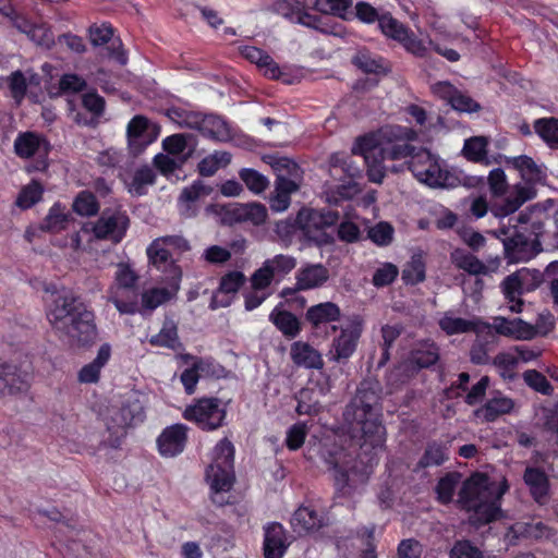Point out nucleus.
Listing matches in <instances>:
<instances>
[{
  "mask_svg": "<svg viewBox=\"0 0 558 558\" xmlns=\"http://www.w3.org/2000/svg\"><path fill=\"white\" fill-rule=\"evenodd\" d=\"M501 287L506 299L511 303L510 310L515 313L521 312V307L523 305V302L520 299L523 289L522 271H518L506 277Z\"/></svg>",
  "mask_w": 558,
  "mask_h": 558,
  "instance_id": "obj_34",
  "label": "nucleus"
},
{
  "mask_svg": "<svg viewBox=\"0 0 558 558\" xmlns=\"http://www.w3.org/2000/svg\"><path fill=\"white\" fill-rule=\"evenodd\" d=\"M409 170L422 183L434 189H449L460 184V179L427 150L420 149L408 162Z\"/></svg>",
  "mask_w": 558,
  "mask_h": 558,
  "instance_id": "obj_4",
  "label": "nucleus"
},
{
  "mask_svg": "<svg viewBox=\"0 0 558 558\" xmlns=\"http://www.w3.org/2000/svg\"><path fill=\"white\" fill-rule=\"evenodd\" d=\"M228 216L232 222L251 223L257 227L266 222L268 213L264 204L252 202L236 204L228 210Z\"/></svg>",
  "mask_w": 558,
  "mask_h": 558,
  "instance_id": "obj_20",
  "label": "nucleus"
},
{
  "mask_svg": "<svg viewBox=\"0 0 558 558\" xmlns=\"http://www.w3.org/2000/svg\"><path fill=\"white\" fill-rule=\"evenodd\" d=\"M28 38L34 41L37 46L50 49L54 44L53 34L46 24H34Z\"/></svg>",
  "mask_w": 558,
  "mask_h": 558,
  "instance_id": "obj_61",
  "label": "nucleus"
},
{
  "mask_svg": "<svg viewBox=\"0 0 558 558\" xmlns=\"http://www.w3.org/2000/svg\"><path fill=\"white\" fill-rule=\"evenodd\" d=\"M175 293L177 291H174L171 287L170 289L153 288L142 294V306L145 310L153 311L159 305L169 301Z\"/></svg>",
  "mask_w": 558,
  "mask_h": 558,
  "instance_id": "obj_47",
  "label": "nucleus"
},
{
  "mask_svg": "<svg viewBox=\"0 0 558 558\" xmlns=\"http://www.w3.org/2000/svg\"><path fill=\"white\" fill-rule=\"evenodd\" d=\"M9 89L17 105L22 102L27 92V80L20 70L14 71L8 77Z\"/></svg>",
  "mask_w": 558,
  "mask_h": 558,
  "instance_id": "obj_58",
  "label": "nucleus"
},
{
  "mask_svg": "<svg viewBox=\"0 0 558 558\" xmlns=\"http://www.w3.org/2000/svg\"><path fill=\"white\" fill-rule=\"evenodd\" d=\"M520 201H505L501 206V210L505 215H510L518 210L525 202L532 199L535 196V190L530 185H515L512 191Z\"/></svg>",
  "mask_w": 558,
  "mask_h": 558,
  "instance_id": "obj_52",
  "label": "nucleus"
},
{
  "mask_svg": "<svg viewBox=\"0 0 558 558\" xmlns=\"http://www.w3.org/2000/svg\"><path fill=\"white\" fill-rule=\"evenodd\" d=\"M448 459V447L440 442H429L420 459L417 466L430 468L442 464Z\"/></svg>",
  "mask_w": 558,
  "mask_h": 558,
  "instance_id": "obj_41",
  "label": "nucleus"
},
{
  "mask_svg": "<svg viewBox=\"0 0 558 558\" xmlns=\"http://www.w3.org/2000/svg\"><path fill=\"white\" fill-rule=\"evenodd\" d=\"M450 558H484L483 551L468 539L457 541L449 553Z\"/></svg>",
  "mask_w": 558,
  "mask_h": 558,
  "instance_id": "obj_60",
  "label": "nucleus"
},
{
  "mask_svg": "<svg viewBox=\"0 0 558 558\" xmlns=\"http://www.w3.org/2000/svg\"><path fill=\"white\" fill-rule=\"evenodd\" d=\"M439 326L447 335L475 331L480 337L483 333H490V324L488 323H483L478 319L468 320L460 317H453L448 314L439 320Z\"/></svg>",
  "mask_w": 558,
  "mask_h": 558,
  "instance_id": "obj_26",
  "label": "nucleus"
},
{
  "mask_svg": "<svg viewBox=\"0 0 558 558\" xmlns=\"http://www.w3.org/2000/svg\"><path fill=\"white\" fill-rule=\"evenodd\" d=\"M210 191L201 182L184 187L179 196V211L185 218L195 217L201 208V199L207 196Z\"/></svg>",
  "mask_w": 558,
  "mask_h": 558,
  "instance_id": "obj_25",
  "label": "nucleus"
},
{
  "mask_svg": "<svg viewBox=\"0 0 558 558\" xmlns=\"http://www.w3.org/2000/svg\"><path fill=\"white\" fill-rule=\"evenodd\" d=\"M514 407V400L498 393L490 398L482 409H478L476 415L483 417L486 422H494L500 415L511 413Z\"/></svg>",
  "mask_w": 558,
  "mask_h": 558,
  "instance_id": "obj_32",
  "label": "nucleus"
},
{
  "mask_svg": "<svg viewBox=\"0 0 558 558\" xmlns=\"http://www.w3.org/2000/svg\"><path fill=\"white\" fill-rule=\"evenodd\" d=\"M239 175L246 187L255 194L263 193L269 185L268 179L254 169H242Z\"/></svg>",
  "mask_w": 558,
  "mask_h": 558,
  "instance_id": "obj_51",
  "label": "nucleus"
},
{
  "mask_svg": "<svg viewBox=\"0 0 558 558\" xmlns=\"http://www.w3.org/2000/svg\"><path fill=\"white\" fill-rule=\"evenodd\" d=\"M523 480L531 495L538 504H544L549 490V481L545 472L538 468L525 469Z\"/></svg>",
  "mask_w": 558,
  "mask_h": 558,
  "instance_id": "obj_31",
  "label": "nucleus"
},
{
  "mask_svg": "<svg viewBox=\"0 0 558 558\" xmlns=\"http://www.w3.org/2000/svg\"><path fill=\"white\" fill-rule=\"evenodd\" d=\"M197 125L196 131L214 141L227 142L231 138L228 123L219 116L201 113Z\"/></svg>",
  "mask_w": 558,
  "mask_h": 558,
  "instance_id": "obj_27",
  "label": "nucleus"
},
{
  "mask_svg": "<svg viewBox=\"0 0 558 558\" xmlns=\"http://www.w3.org/2000/svg\"><path fill=\"white\" fill-rule=\"evenodd\" d=\"M134 415L129 407L111 405L104 416L108 432L117 438L125 434V429L132 424Z\"/></svg>",
  "mask_w": 558,
  "mask_h": 558,
  "instance_id": "obj_28",
  "label": "nucleus"
},
{
  "mask_svg": "<svg viewBox=\"0 0 558 558\" xmlns=\"http://www.w3.org/2000/svg\"><path fill=\"white\" fill-rule=\"evenodd\" d=\"M439 360L438 348L435 343H423L411 352L408 361L398 365L389 375L390 381H398L399 377L409 378V372L427 368Z\"/></svg>",
  "mask_w": 558,
  "mask_h": 558,
  "instance_id": "obj_14",
  "label": "nucleus"
},
{
  "mask_svg": "<svg viewBox=\"0 0 558 558\" xmlns=\"http://www.w3.org/2000/svg\"><path fill=\"white\" fill-rule=\"evenodd\" d=\"M130 225V219L125 213L120 210H104L98 220L90 223V231L98 240H109L119 243Z\"/></svg>",
  "mask_w": 558,
  "mask_h": 558,
  "instance_id": "obj_11",
  "label": "nucleus"
},
{
  "mask_svg": "<svg viewBox=\"0 0 558 558\" xmlns=\"http://www.w3.org/2000/svg\"><path fill=\"white\" fill-rule=\"evenodd\" d=\"M167 116L171 121L179 124V126L195 130L196 128H198L197 123L199 120L201 112L187 111L182 108L173 107L167 110Z\"/></svg>",
  "mask_w": 558,
  "mask_h": 558,
  "instance_id": "obj_50",
  "label": "nucleus"
},
{
  "mask_svg": "<svg viewBox=\"0 0 558 558\" xmlns=\"http://www.w3.org/2000/svg\"><path fill=\"white\" fill-rule=\"evenodd\" d=\"M393 228L387 222H379L368 230L369 239L378 245H388L392 241Z\"/></svg>",
  "mask_w": 558,
  "mask_h": 558,
  "instance_id": "obj_64",
  "label": "nucleus"
},
{
  "mask_svg": "<svg viewBox=\"0 0 558 558\" xmlns=\"http://www.w3.org/2000/svg\"><path fill=\"white\" fill-rule=\"evenodd\" d=\"M504 492L489 481L488 476L475 473L459 492L458 502L466 511H472L471 522L481 526L498 519L501 513L499 501Z\"/></svg>",
  "mask_w": 558,
  "mask_h": 558,
  "instance_id": "obj_2",
  "label": "nucleus"
},
{
  "mask_svg": "<svg viewBox=\"0 0 558 558\" xmlns=\"http://www.w3.org/2000/svg\"><path fill=\"white\" fill-rule=\"evenodd\" d=\"M43 186L37 181H32L19 194L16 205L23 209L32 207L36 204L43 195Z\"/></svg>",
  "mask_w": 558,
  "mask_h": 558,
  "instance_id": "obj_54",
  "label": "nucleus"
},
{
  "mask_svg": "<svg viewBox=\"0 0 558 558\" xmlns=\"http://www.w3.org/2000/svg\"><path fill=\"white\" fill-rule=\"evenodd\" d=\"M380 392L381 387L376 379L367 378L361 381L354 398L344 410V420L361 418L367 413L376 412L375 407L379 401Z\"/></svg>",
  "mask_w": 558,
  "mask_h": 558,
  "instance_id": "obj_9",
  "label": "nucleus"
},
{
  "mask_svg": "<svg viewBox=\"0 0 558 558\" xmlns=\"http://www.w3.org/2000/svg\"><path fill=\"white\" fill-rule=\"evenodd\" d=\"M148 128V120L144 116H135L128 125V138L130 146L135 150H141L143 146L149 143L145 133Z\"/></svg>",
  "mask_w": 558,
  "mask_h": 558,
  "instance_id": "obj_38",
  "label": "nucleus"
},
{
  "mask_svg": "<svg viewBox=\"0 0 558 558\" xmlns=\"http://www.w3.org/2000/svg\"><path fill=\"white\" fill-rule=\"evenodd\" d=\"M290 542L286 530L279 523H270L265 527L264 556L265 558H282Z\"/></svg>",
  "mask_w": 558,
  "mask_h": 558,
  "instance_id": "obj_24",
  "label": "nucleus"
},
{
  "mask_svg": "<svg viewBox=\"0 0 558 558\" xmlns=\"http://www.w3.org/2000/svg\"><path fill=\"white\" fill-rule=\"evenodd\" d=\"M505 248L512 258L523 259L536 255L542 251L541 241L530 239L524 231L515 229L505 240Z\"/></svg>",
  "mask_w": 558,
  "mask_h": 558,
  "instance_id": "obj_19",
  "label": "nucleus"
},
{
  "mask_svg": "<svg viewBox=\"0 0 558 558\" xmlns=\"http://www.w3.org/2000/svg\"><path fill=\"white\" fill-rule=\"evenodd\" d=\"M54 331L71 347L93 343L97 337L94 314L72 293L58 294L48 313Z\"/></svg>",
  "mask_w": 558,
  "mask_h": 558,
  "instance_id": "obj_1",
  "label": "nucleus"
},
{
  "mask_svg": "<svg viewBox=\"0 0 558 558\" xmlns=\"http://www.w3.org/2000/svg\"><path fill=\"white\" fill-rule=\"evenodd\" d=\"M156 180V173L153 168L144 166L138 168L129 183V192L134 196L146 194V187L153 185Z\"/></svg>",
  "mask_w": 558,
  "mask_h": 558,
  "instance_id": "obj_43",
  "label": "nucleus"
},
{
  "mask_svg": "<svg viewBox=\"0 0 558 558\" xmlns=\"http://www.w3.org/2000/svg\"><path fill=\"white\" fill-rule=\"evenodd\" d=\"M291 524L298 534H310L327 525V518L311 507H300L294 512Z\"/></svg>",
  "mask_w": 558,
  "mask_h": 558,
  "instance_id": "obj_21",
  "label": "nucleus"
},
{
  "mask_svg": "<svg viewBox=\"0 0 558 558\" xmlns=\"http://www.w3.org/2000/svg\"><path fill=\"white\" fill-rule=\"evenodd\" d=\"M234 448L228 439H222L214 450V462L207 468L206 480L214 493L228 492L234 481Z\"/></svg>",
  "mask_w": 558,
  "mask_h": 558,
  "instance_id": "obj_5",
  "label": "nucleus"
},
{
  "mask_svg": "<svg viewBox=\"0 0 558 558\" xmlns=\"http://www.w3.org/2000/svg\"><path fill=\"white\" fill-rule=\"evenodd\" d=\"M149 342L153 345L167 347L172 350L182 348L178 338L177 326L172 322H166L160 332L153 336Z\"/></svg>",
  "mask_w": 558,
  "mask_h": 558,
  "instance_id": "obj_45",
  "label": "nucleus"
},
{
  "mask_svg": "<svg viewBox=\"0 0 558 558\" xmlns=\"http://www.w3.org/2000/svg\"><path fill=\"white\" fill-rule=\"evenodd\" d=\"M306 435L307 426L305 423H296L292 425L287 433V447L290 450H298L304 444Z\"/></svg>",
  "mask_w": 558,
  "mask_h": 558,
  "instance_id": "obj_63",
  "label": "nucleus"
},
{
  "mask_svg": "<svg viewBox=\"0 0 558 558\" xmlns=\"http://www.w3.org/2000/svg\"><path fill=\"white\" fill-rule=\"evenodd\" d=\"M349 426L353 438L360 436L363 442L361 448L371 447L375 449L381 446L384 441L385 427L378 420L377 412H371L361 418L344 420Z\"/></svg>",
  "mask_w": 558,
  "mask_h": 558,
  "instance_id": "obj_13",
  "label": "nucleus"
},
{
  "mask_svg": "<svg viewBox=\"0 0 558 558\" xmlns=\"http://www.w3.org/2000/svg\"><path fill=\"white\" fill-rule=\"evenodd\" d=\"M493 329L501 336L512 337L519 340H530L536 336L534 326L520 318L507 319L505 317H496L494 324H490V333L485 335L494 338Z\"/></svg>",
  "mask_w": 558,
  "mask_h": 558,
  "instance_id": "obj_18",
  "label": "nucleus"
},
{
  "mask_svg": "<svg viewBox=\"0 0 558 558\" xmlns=\"http://www.w3.org/2000/svg\"><path fill=\"white\" fill-rule=\"evenodd\" d=\"M486 146L487 141L485 137H472L465 141L463 155L471 161H481L486 156Z\"/></svg>",
  "mask_w": 558,
  "mask_h": 558,
  "instance_id": "obj_57",
  "label": "nucleus"
},
{
  "mask_svg": "<svg viewBox=\"0 0 558 558\" xmlns=\"http://www.w3.org/2000/svg\"><path fill=\"white\" fill-rule=\"evenodd\" d=\"M512 163L521 172L524 180L529 182H538L542 180V170L531 157L525 155L515 157Z\"/></svg>",
  "mask_w": 558,
  "mask_h": 558,
  "instance_id": "obj_49",
  "label": "nucleus"
},
{
  "mask_svg": "<svg viewBox=\"0 0 558 558\" xmlns=\"http://www.w3.org/2000/svg\"><path fill=\"white\" fill-rule=\"evenodd\" d=\"M185 442L186 428L180 424L166 428L157 439L159 452L163 457H174L182 452Z\"/></svg>",
  "mask_w": 558,
  "mask_h": 558,
  "instance_id": "obj_23",
  "label": "nucleus"
},
{
  "mask_svg": "<svg viewBox=\"0 0 558 558\" xmlns=\"http://www.w3.org/2000/svg\"><path fill=\"white\" fill-rule=\"evenodd\" d=\"M546 218V210L539 205H534L526 211L519 214L517 220L520 225H531V234L539 240L544 230V219Z\"/></svg>",
  "mask_w": 558,
  "mask_h": 558,
  "instance_id": "obj_39",
  "label": "nucleus"
},
{
  "mask_svg": "<svg viewBox=\"0 0 558 558\" xmlns=\"http://www.w3.org/2000/svg\"><path fill=\"white\" fill-rule=\"evenodd\" d=\"M525 384L537 392L545 396L553 393V387L547 378L535 369H529L523 373Z\"/></svg>",
  "mask_w": 558,
  "mask_h": 558,
  "instance_id": "obj_56",
  "label": "nucleus"
},
{
  "mask_svg": "<svg viewBox=\"0 0 558 558\" xmlns=\"http://www.w3.org/2000/svg\"><path fill=\"white\" fill-rule=\"evenodd\" d=\"M381 33L398 43H400L409 52L423 57L426 47L409 31L401 22L392 17L390 13H383L378 24Z\"/></svg>",
  "mask_w": 558,
  "mask_h": 558,
  "instance_id": "obj_12",
  "label": "nucleus"
},
{
  "mask_svg": "<svg viewBox=\"0 0 558 558\" xmlns=\"http://www.w3.org/2000/svg\"><path fill=\"white\" fill-rule=\"evenodd\" d=\"M184 417L195 422L202 429L213 430L222 425L226 411L220 407L219 399L205 398L186 408Z\"/></svg>",
  "mask_w": 558,
  "mask_h": 558,
  "instance_id": "obj_10",
  "label": "nucleus"
},
{
  "mask_svg": "<svg viewBox=\"0 0 558 558\" xmlns=\"http://www.w3.org/2000/svg\"><path fill=\"white\" fill-rule=\"evenodd\" d=\"M268 163L274 169L277 178L280 177H292L299 178L300 168L299 166L289 158L286 157H274L268 156Z\"/></svg>",
  "mask_w": 558,
  "mask_h": 558,
  "instance_id": "obj_53",
  "label": "nucleus"
},
{
  "mask_svg": "<svg viewBox=\"0 0 558 558\" xmlns=\"http://www.w3.org/2000/svg\"><path fill=\"white\" fill-rule=\"evenodd\" d=\"M402 280L407 284H417L425 280V262L421 254H415L402 270Z\"/></svg>",
  "mask_w": 558,
  "mask_h": 558,
  "instance_id": "obj_44",
  "label": "nucleus"
},
{
  "mask_svg": "<svg viewBox=\"0 0 558 558\" xmlns=\"http://www.w3.org/2000/svg\"><path fill=\"white\" fill-rule=\"evenodd\" d=\"M363 327V318L359 315L352 316L348 325L341 328L340 335L332 340L329 359L337 363L347 362L355 352Z\"/></svg>",
  "mask_w": 558,
  "mask_h": 558,
  "instance_id": "obj_8",
  "label": "nucleus"
},
{
  "mask_svg": "<svg viewBox=\"0 0 558 558\" xmlns=\"http://www.w3.org/2000/svg\"><path fill=\"white\" fill-rule=\"evenodd\" d=\"M535 132L551 147H558V119L543 118L534 122Z\"/></svg>",
  "mask_w": 558,
  "mask_h": 558,
  "instance_id": "obj_48",
  "label": "nucleus"
},
{
  "mask_svg": "<svg viewBox=\"0 0 558 558\" xmlns=\"http://www.w3.org/2000/svg\"><path fill=\"white\" fill-rule=\"evenodd\" d=\"M339 317L340 308L332 302L311 306L306 312V319L315 327L320 324L336 322Z\"/></svg>",
  "mask_w": 558,
  "mask_h": 558,
  "instance_id": "obj_36",
  "label": "nucleus"
},
{
  "mask_svg": "<svg viewBox=\"0 0 558 558\" xmlns=\"http://www.w3.org/2000/svg\"><path fill=\"white\" fill-rule=\"evenodd\" d=\"M269 319L283 335L288 337L293 338L300 331V324L298 318L288 311L275 308L271 312Z\"/></svg>",
  "mask_w": 558,
  "mask_h": 558,
  "instance_id": "obj_40",
  "label": "nucleus"
},
{
  "mask_svg": "<svg viewBox=\"0 0 558 558\" xmlns=\"http://www.w3.org/2000/svg\"><path fill=\"white\" fill-rule=\"evenodd\" d=\"M192 140H194L192 134H173L163 140L162 147L168 154L180 155Z\"/></svg>",
  "mask_w": 558,
  "mask_h": 558,
  "instance_id": "obj_62",
  "label": "nucleus"
},
{
  "mask_svg": "<svg viewBox=\"0 0 558 558\" xmlns=\"http://www.w3.org/2000/svg\"><path fill=\"white\" fill-rule=\"evenodd\" d=\"M147 256L155 267L167 274L166 280L169 287L178 291L182 278V270L172 260V253L163 245V242L158 238L155 239L147 248Z\"/></svg>",
  "mask_w": 558,
  "mask_h": 558,
  "instance_id": "obj_15",
  "label": "nucleus"
},
{
  "mask_svg": "<svg viewBox=\"0 0 558 558\" xmlns=\"http://www.w3.org/2000/svg\"><path fill=\"white\" fill-rule=\"evenodd\" d=\"M326 462L333 474L336 486L342 490L347 486L364 483L368 478L374 458L369 457L365 462L363 457L359 456V460H353L344 449H339L330 452Z\"/></svg>",
  "mask_w": 558,
  "mask_h": 558,
  "instance_id": "obj_3",
  "label": "nucleus"
},
{
  "mask_svg": "<svg viewBox=\"0 0 558 558\" xmlns=\"http://www.w3.org/2000/svg\"><path fill=\"white\" fill-rule=\"evenodd\" d=\"M338 220L339 214L329 209H303L298 215V223L304 235L317 245H326L332 242V238L325 230L337 223Z\"/></svg>",
  "mask_w": 558,
  "mask_h": 558,
  "instance_id": "obj_6",
  "label": "nucleus"
},
{
  "mask_svg": "<svg viewBox=\"0 0 558 558\" xmlns=\"http://www.w3.org/2000/svg\"><path fill=\"white\" fill-rule=\"evenodd\" d=\"M451 263L459 269H463L470 275H485L488 271L487 266L476 256L461 248H456L450 254Z\"/></svg>",
  "mask_w": 558,
  "mask_h": 558,
  "instance_id": "obj_35",
  "label": "nucleus"
},
{
  "mask_svg": "<svg viewBox=\"0 0 558 558\" xmlns=\"http://www.w3.org/2000/svg\"><path fill=\"white\" fill-rule=\"evenodd\" d=\"M354 155H361L367 167V178L371 182L380 184L386 175L384 161L387 159L385 147L375 143L372 136L357 140L352 148Z\"/></svg>",
  "mask_w": 558,
  "mask_h": 558,
  "instance_id": "obj_7",
  "label": "nucleus"
},
{
  "mask_svg": "<svg viewBox=\"0 0 558 558\" xmlns=\"http://www.w3.org/2000/svg\"><path fill=\"white\" fill-rule=\"evenodd\" d=\"M73 208L82 216H93L97 214L99 206L94 194L81 192L74 201Z\"/></svg>",
  "mask_w": 558,
  "mask_h": 558,
  "instance_id": "obj_59",
  "label": "nucleus"
},
{
  "mask_svg": "<svg viewBox=\"0 0 558 558\" xmlns=\"http://www.w3.org/2000/svg\"><path fill=\"white\" fill-rule=\"evenodd\" d=\"M231 161V154L228 151H215L203 158L198 166V172L202 177H211L218 169L226 167Z\"/></svg>",
  "mask_w": 558,
  "mask_h": 558,
  "instance_id": "obj_42",
  "label": "nucleus"
},
{
  "mask_svg": "<svg viewBox=\"0 0 558 558\" xmlns=\"http://www.w3.org/2000/svg\"><path fill=\"white\" fill-rule=\"evenodd\" d=\"M14 150L21 158L38 157L34 170L43 171L47 168L46 158L50 150L49 143L41 136L26 132L17 136L14 142Z\"/></svg>",
  "mask_w": 558,
  "mask_h": 558,
  "instance_id": "obj_16",
  "label": "nucleus"
},
{
  "mask_svg": "<svg viewBox=\"0 0 558 558\" xmlns=\"http://www.w3.org/2000/svg\"><path fill=\"white\" fill-rule=\"evenodd\" d=\"M242 56L252 63H256L259 68L265 69V75L270 78H278L280 74L279 66L272 58L263 50L256 47H245L242 50Z\"/></svg>",
  "mask_w": 558,
  "mask_h": 558,
  "instance_id": "obj_37",
  "label": "nucleus"
},
{
  "mask_svg": "<svg viewBox=\"0 0 558 558\" xmlns=\"http://www.w3.org/2000/svg\"><path fill=\"white\" fill-rule=\"evenodd\" d=\"M549 536V529L543 522H515L505 534L507 545L513 546L521 538L539 539Z\"/></svg>",
  "mask_w": 558,
  "mask_h": 558,
  "instance_id": "obj_22",
  "label": "nucleus"
},
{
  "mask_svg": "<svg viewBox=\"0 0 558 558\" xmlns=\"http://www.w3.org/2000/svg\"><path fill=\"white\" fill-rule=\"evenodd\" d=\"M137 275L128 264L120 263L113 284L108 291V301L112 302L121 314H132V302H122L121 292L136 289Z\"/></svg>",
  "mask_w": 558,
  "mask_h": 558,
  "instance_id": "obj_17",
  "label": "nucleus"
},
{
  "mask_svg": "<svg viewBox=\"0 0 558 558\" xmlns=\"http://www.w3.org/2000/svg\"><path fill=\"white\" fill-rule=\"evenodd\" d=\"M69 216L58 206H53L45 218L41 229L49 232H59L66 228Z\"/></svg>",
  "mask_w": 558,
  "mask_h": 558,
  "instance_id": "obj_55",
  "label": "nucleus"
},
{
  "mask_svg": "<svg viewBox=\"0 0 558 558\" xmlns=\"http://www.w3.org/2000/svg\"><path fill=\"white\" fill-rule=\"evenodd\" d=\"M26 388V381L15 365L0 362V395H12Z\"/></svg>",
  "mask_w": 558,
  "mask_h": 558,
  "instance_id": "obj_33",
  "label": "nucleus"
},
{
  "mask_svg": "<svg viewBox=\"0 0 558 558\" xmlns=\"http://www.w3.org/2000/svg\"><path fill=\"white\" fill-rule=\"evenodd\" d=\"M461 475L457 472L447 473L436 485L437 499L441 504H449L452 500L454 490L460 483Z\"/></svg>",
  "mask_w": 558,
  "mask_h": 558,
  "instance_id": "obj_46",
  "label": "nucleus"
},
{
  "mask_svg": "<svg viewBox=\"0 0 558 558\" xmlns=\"http://www.w3.org/2000/svg\"><path fill=\"white\" fill-rule=\"evenodd\" d=\"M290 355L293 363L300 367L322 369L324 366L322 354L305 342H294L291 345Z\"/></svg>",
  "mask_w": 558,
  "mask_h": 558,
  "instance_id": "obj_29",
  "label": "nucleus"
},
{
  "mask_svg": "<svg viewBox=\"0 0 558 558\" xmlns=\"http://www.w3.org/2000/svg\"><path fill=\"white\" fill-rule=\"evenodd\" d=\"M329 278V270L322 264L307 265L296 275V290H308L323 286Z\"/></svg>",
  "mask_w": 558,
  "mask_h": 558,
  "instance_id": "obj_30",
  "label": "nucleus"
}]
</instances>
